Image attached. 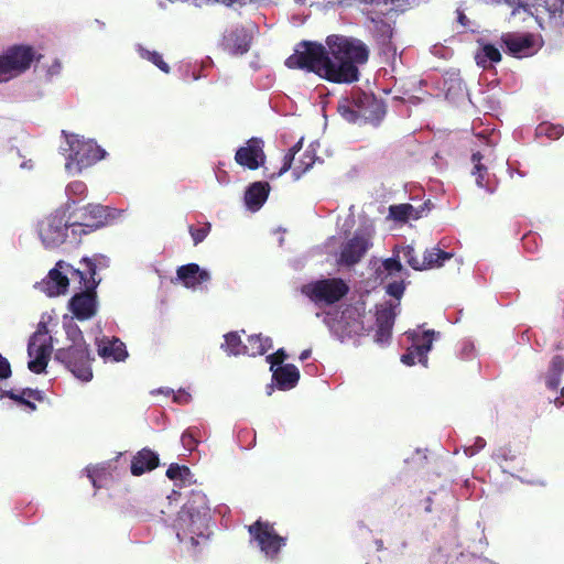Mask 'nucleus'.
<instances>
[{
	"mask_svg": "<svg viewBox=\"0 0 564 564\" xmlns=\"http://www.w3.org/2000/svg\"><path fill=\"white\" fill-rule=\"evenodd\" d=\"M196 7H202L204 4L216 2L223 3L227 7H232L235 4L243 6L246 4V0H191Z\"/></svg>",
	"mask_w": 564,
	"mask_h": 564,
	"instance_id": "603ef678",
	"label": "nucleus"
},
{
	"mask_svg": "<svg viewBox=\"0 0 564 564\" xmlns=\"http://www.w3.org/2000/svg\"><path fill=\"white\" fill-rule=\"evenodd\" d=\"M314 162V155H312L310 152H305L303 158L295 164L292 170L294 181L300 180L301 176L312 167Z\"/></svg>",
	"mask_w": 564,
	"mask_h": 564,
	"instance_id": "a18cd8bd",
	"label": "nucleus"
},
{
	"mask_svg": "<svg viewBox=\"0 0 564 564\" xmlns=\"http://www.w3.org/2000/svg\"><path fill=\"white\" fill-rule=\"evenodd\" d=\"M250 544L270 563H278L286 546L288 538L280 535L274 525L268 521L257 520L248 527Z\"/></svg>",
	"mask_w": 564,
	"mask_h": 564,
	"instance_id": "39448f33",
	"label": "nucleus"
},
{
	"mask_svg": "<svg viewBox=\"0 0 564 564\" xmlns=\"http://www.w3.org/2000/svg\"><path fill=\"white\" fill-rule=\"evenodd\" d=\"M375 227L370 223L360 225L340 248L337 262L344 265H354L365 257L373 246Z\"/></svg>",
	"mask_w": 564,
	"mask_h": 564,
	"instance_id": "6e6552de",
	"label": "nucleus"
},
{
	"mask_svg": "<svg viewBox=\"0 0 564 564\" xmlns=\"http://www.w3.org/2000/svg\"><path fill=\"white\" fill-rule=\"evenodd\" d=\"M501 41L507 52L517 58L532 56L543 46L542 36L531 33H506Z\"/></svg>",
	"mask_w": 564,
	"mask_h": 564,
	"instance_id": "4468645a",
	"label": "nucleus"
},
{
	"mask_svg": "<svg viewBox=\"0 0 564 564\" xmlns=\"http://www.w3.org/2000/svg\"><path fill=\"white\" fill-rule=\"evenodd\" d=\"M272 339L270 337H263L259 335H250L247 341L243 343V355L250 357L262 356L272 349Z\"/></svg>",
	"mask_w": 564,
	"mask_h": 564,
	"instance_id": "c756f323",
	"label": "nucleus"
},
{
	"mask_svg": "<svg viewBox=\"0 0 564 564\" xmlns=\"http://www.w3.org/2000/svg\"><path fill=\"white\" fill-rule=\"evenodd\" d=\"M392 326L377 325L375 335L376 343L386 345L389 343L391 337Z\"/></svg>",
	"mask_w": 564,
	"mask_h": 564,
	"instance_id": "8fccbe9b",
	"label": "nucleus"
},
{
	"mask_svg": "<svg viewBox=\"0 0 564 564\" xmlns=\"http://www.w3.org/2000/svg\"><path fill=\"white\" fill-rule=\"evenodd\" d=\"M491 457L500 466L503 473L510 474L512 476L514 475L511 469H516L521 465V462L509 446L498 447L495 449Z\"/></svg>",
	"mask_w": 564,
	"mask_h": 564,
	"instance_id": "cd10ccee",
	"label": "nucleus"
},
{
	"mask_svg": "<svg viewBox=\"0 0 564 564\" xmlns=\"http://www.w3.org/2000/svg\"><path fill=\"white\" fill-rule=\"evenodd\" d=\"M63 133L65 144L61 147V150L65 155V170L68 174H79L106 156V151L93 139H85L75 133Z\"/></svg>",
	"mask_w": 564,
	"mask_h": 564,
	"instance_id": "20e7f679",
	"label": "nucleus"
},
{
	"mask_svg": "<svg viewBox=\"0 0 564 564\" xmlns=\"http://www.w3.org/2000/svg\"><path fill=\"white\" fill-rule=\"evenodd\" d=\"M209 521L207 497L200 491H195L178 511L172 528L180 543L192 551L208 540Z\"/></svg>",
	"mask_w": 564,
	"mask_h": 564,
	"instance_id": "f03ea898",
	"label": "nucleus"
},
{
	"mask_svg": "<svg viewBox=\"0 0 564 564\" xmlns=\"http://www.w3.org/2000/svg\"><path fill=\"white\" fill-rule=\"evenodd\" d=\"M80 269L85 271L84 288L96 290L101 279L97 278V270L105 269L109 265V258L102 254H96L93 258H83L80 260Z\"/></svg>",
	"mask_w": 564,
	"mask_h": 564,
	"instance_id": "b1692460",
	"label": "nucleus"
},
{
	"mask_svg": "<svg viewBox=\"0 0 564 564\" xmlns=\"http://www.w3.org/2000/svg\"><path fill=\"white\" fill-rule=\"evenodd\" d=\"M151 393L152 394H162L164 397H170V395H173L174 390L170 389V388H159V389L152 390Z\"/></svg>",
	"mask_w": 564,
	"mask_h": 564,
	"instance_id": "e2e57ef3",
	"label": "nucleus"
},
{
	"mask_svg": "<svg viewBox=\"0 0 564 564\" xmlns=\"http://www.w3.org/2000/svg\"><path fill=\"white\" fill-rule=\"evenodd\" d=\"M158 465V454L148 448H143L133 457L131 462V473L134 476H140L147 471L154 469Z\"/></svg>",
	"mask_w": 564,
	"mask_h": 564,
	"instance_id": "a878e982",
	"label": "nucleus"
},
{
	"mask_svg": "<svg viewBox=\"0 0 564 564\" xmlns=\"http://www.w3.org/2000/svg\"><path fill=\"white\" fill-rule=\"evenodd\" d=\"M475 345L471 340H464L460 345V356L465 359H469L474 356Z\"/></svg>",
	"mask_w": 564,
	"mask_h": 564,
	"instance_id": "5fc2aeb1",
	"label": "nucleus"
},
{
	"mask_svg": "<svg viewBox=\"0 0 564 564\" xmlns=\"http://www.w3.org/2000/svg\"><path fill=\"white\" fill-rule=\"evenodd\" d=\"M224 344L221 348L231 356L243 355V344L241 337L237 332H230L224 336Z\"/></svg>",
	"mask_w": 564,
	"mask_h": 564,
	"instance_id": "58836bf2",
	"label": "nucleus"
},
{
	"mask_svg": "<svg viewBox=\"0 0 564 564\" xmlns=\"http://www.w3.org/2000/svg\"><path fill=\"white\" fill-rule=\"evenodd\" d=\"M443 89L446 98L452 101H456L465 95L463 80L456 74H451L448 78H445Z\"/></svg>",
	"mask_w": 564,
	"mask_h": 564,
	"instance_id": "f704fd0d",
	"label": "nucleus"
},
{
	"mask_svg": "<svg viewBox=\"0 0 564 564\" xmlns=\"http://www.w3.org/2000/svg\"><path fill=\"white\" fill-rule=\"evenodd\" d=\"M377 275L382 281L391 280L386 286V292L400 301L405 290L404 281L409 276L400 260L395 257L383 260L377 269Z\"/></svg>",
	"mask_w": 564,
	"mask_h": 564,
	"instance_id": "ddd939ff",
	"label": "nucleus"
},
{
	"mask_svg": "<svg viewBox=\"0 0 564 564\" xmlns=\"http://www.w3.org/2000/svg\"><path fill=\"white\" fill-rule=\"evenodd\" d=\"M85 212L89 216L90 221L85 224L80 223V225L87 234L108 224L110 213L107 207L89 204L85 207Z\"/></svg>",
	"mask_w": 564,
	"mask_h": 564,
	"instance_id": "bb28decb",
	"label": "nucleus"
},
{
	"mask_svg": "<svg viewBox=\"0 0 564 564\" xmlns=\"http://www.w3.org/2000/svg\"><path fill=\"white\" fill-rule=\"evenodd\" d=\"M85 470L87 473L88 478L91 480L93 486L96 487L97 485H96L95 474L97 471V467L96 466H88V467H86Z\"/></svg>",
	"mask_w": 564,
	"mask_h": 564,
	"instance_id": "680f3d73",
	"label": "nucleus"
},
{
	"mask_svg": "<svg viewBox=\"0 0 564 564\" xmlns=\"http://www.w3.org/2000/svg\"><path fill=\"white\" fill-rule=\"evenodd\" d=\"M42 54L30 45H12L0 54V82H8L30 69Z\"/></svg>",
	"mask_w": 564,
	"mask_h": 564,
	"instance_id": "0eeeda50",
	"label": "nucleus"
},
{
	"mask_svg": "<svg viewBox=\"0 0 564 564\" xmlns=\"http://www.w3.org/2000/svg\"><path fill=\"white\" fill-rule=\"evenodd\" d=\"M64 329L67 339L72 343L69 346L87 345L84 339L83 332L80 330L76 323H74L73 321L64 323Z\"/></svg>",
	"mask_w": 564,
	"mask_h": 564,
	"instance_id": "ea45409f",
	"label": "nucleus"
},
{
	"mask_svg": "<svg viewBox=\"0 0 564 564\" xmlns=\"http://www.w3.org/2000/svg\"><path fill=\"white\" fill-rule=\"evenodd\" d=\"M166 476L174 481H180L182 485H191L195 481L194 475L187 466L171 464L166 470Z\"/></svg>",
	"mask_w": 564,
	"mask_h": 564,
	"instance_id": "c9c22d12",
	"label": "nucleus"
},
{
	"mask_svg": "<svg viewBox=\"0 0 564 564\" xmlns=\"http://www.w3.org/2000/svg\"><path fill=\"white\" fill-rule=\"evenodd\" d=\"M39 238L45 249H56L68 239L77 241L82 235L87 234L78 221H70L67 210L56 209L39 223Z\"/></svg>",
	"mask_w": 564,
	"mask_h": 564,
	"instance_id": "7ed1b4c3",
	"label": "nucleus"
},
{
	"mask_svg": "<svg viewBox=\"0 0 564 564\" xmlns=\"http://www.w3.org/2000/svg\"><path fill=\"white\" fill-rule=\"evenodd\" d=\"M303 145V138H301L294 145L290 148L288 153H285L283 158V164L280 169V171L275 174V176H282L284 173H286L289 170H291L295 154L302 149Z\"/></svg>",
	"mask_w": 564,
	"mask_h": 564,
	"instance_id": "c03bdc74",
	"label": "nucleus"
},
{
	"mask_svg": "<svg viewBox=\"0 0 564 564\" xmlns=\"http://www.w3.org/2000/svg\"><path fill=\"white\" fill-rule=\"evenodd\" d=\"M87 192V186L82 181H74L70 182L66 186V195L68 197V200H70L73 204H75L77 200H80L85 197Z\"/></svg>",
	"mask_w": 564,
	"mask_h": 564,
	"instance_id": "37998d69",
	"label": "nucleus"
},
{
	"mask_svg": "<svg viewBox=\"0 0 564 564\" xmlns=\"http://www.w3.org/2000/svg\"><path fill=\"white\" fill-rule=\"evenodd\" d=\"M411 343L406 352L401 356V361L406 366H414L416 364L427 367L429 352L432 349L433 341L438 338L440 333L434 330H423L421 327L410 329L404 334Z\"/></svg>",
	"mask_w": 564,
	"mask_h": 564,
	"instance_id": "9b49d317",
	"label": "nucleus"
},
{
	"mask_svg": "<svg viewBox=\"0 0 564 564\" xmlns=\"http://www.w3.org/2000/svg\"><path fill=\"white\" fill-rule=\"evenodd\" d=\"M62 70V64L58 59H54L51 65L46 68V78L51 80L53 77L59 75Z\"/></svg>",
	"mask_w": 564,
	"mask_h": 564,
	"instance_id": "4d7b16f0",
	"label": "nucleus"
},
{
	"mask_svg": "<svg viewBox=\"0 0 564 564\" xmlns=\"http://www.w3.org/2000/svg\"><path fill=\"white\" fill-rule=\"evenodd\" d=\"M11 376V366L7 358L0 354V379H8Z\"/></svg>",
	"mask_w": 564,
	"mask_h": 564,
	"instance_id": "13d9d810",
	"label": "nucleus"
},
{
	"mask_svg": "<svg viewBox=\"0 0 564 564\" xmlns=\"http://www.w3.org/2000/svg\"><path fill=\"white\" fill-rule=\"evenodd\" d=\"M270 356H275L273 360L275 362V367L280 365H285L284 360L286 359L288 355L283 348L278 349L276 352L271 354Z\"/></svg>",
	"mask_w": 564,
	"mask_h": 564,
	"instance_id": "052dcab7",
	"label": "nucleus"
},
{
	"mask_svg": "<svg viewBox=\"0 0 564 564\" xmlns=\"http://www.w3.org/2000/svg\"><path fill=\"white\" fill-rule=\"evenodd\" d=\"M388 0H384L387 2ZM397 10H406L408 8L417 6L421 0H390Z\"/></svg>",
	"mask_w": 564,
	"mask_h": 564,
	"instance_id": "6e6d98bb",
	"label": "nucleus"
},
{
	"mask_svg": "<svg viewBox=\"0 0 564 564\" xmlns=\"http://www.w3.org/2000/svg\"><path fill=\"white\" fill-rule=\"evenodd\" d=\"M536 135H545L551 140H557L564 133L562 124L543 122L536 127Z\"/></svg>",
	"mask_w": 564,
	"mask_h": 564,
	"instance_id": "a19ab883",
	"label": "nucleus"
},
{
	"mask_svg": "<svg viewBox=\"0 0 564 564\" xmlns=\"http://www.w3.org/2000/svg\"><path fill=\"white\" fill-rule=\"evenodd\" d=\"M311 356V350L310 349H305L301 352L300 355V360H305L307 359L308 357Z\"/></svg>",
	"mask_w": 564,
	"mask_h": 564,
	"instance_id": "69168bd1",
	"label": "nucleus"
},
{
	"mask_svg": "<svg viewBox=\"0 0 564 564\" xmlns=\"http://www.w3.org/2000/svg\"><path fill=\"white\" fill-rule=\"evenodd\" d=\"M338 112L348 122H356L360 117L358 109L352 102V99H343L338 104Z\"/></svg>",
	"mask_w": 564,
	"mask_h": 564,
	"instance_id": "79ce46f5",
	"label": "nucleus"
},
{
	"mask_svg": "<svg viewBox=\"0 0 564 564\" xmlns=\"http://www.w3.org/2000/svg\"><path fill=\"white\" fill-rule=\"evenodd\" d=\"M453 254L441 250L437 247L426 249L423 256L422 270L442 267L446 261L452 259Z\"/></svg>",
	"mask_w": 564,
	"mask_h": 564,
	"instance_id": "473e14b6",
	"label": "nucleus"
},
{
	"mask_svg": "<svg viewBox=\"0 0 564 564\" xmlns=\"http://www.w3.org/2000/svg\"><path fill=\"white\" fill-rule=\"evenodd\" d=\"M53 350L52 337L45 326L40 327L30 338L28 355L30 360L28 368L34 373L43 372Z\"/></svg>",
	"mask_w": 564,
	"mask_h": 564,
	"instance_id": "f8f14e48",
	"label": "nucleus"
},
{
	"mask_svg": "<svg viewBox=\"0 0 564 564\" xmlns=\"http://www.w3.org/2000/svg\"><path fill=\"white\" fill-rule=\"evenodd\" d=\"M210 224L206 223L203 227L196 228L194 226H189L188 231L193 239L194 246L203 242L210 231Z\"/></svg>",
	"mask_w": 564,
	"mask_h": 564,
	"instance_id": "de8ad7c7",
	"label": "nucleus"
},
{
	"mask_svg": "<svg viewBox=\"0 0 564 564\" xmlns=\"http://www.w3.org/2000/svg\"><path fill=\"white\" fill-rule=\"evenodd\" d=\"M550 4L546 2V11L549 12L550 19L560 18L564 24V0H552Z\"/></svg>",
	"mask_w": 564,
	"mask_h": 564,
	"instance_id": "09e8293b",
	"label": "nucleus"
},
{
	"mask_svg": "<svg viewBox=\"0 0 564 564\" xmlns=\"http://www.w3.org/2000/svg\"><path fill=\"white\" fill-rule=\"evenodd\" d=\"M135 51L141 58L149 61L150 63L155 65L159 69H161L163 73H165V74L170 73L169 64L164 62L162 55L159 52L150 51L141 44L135 45Z\"/></svg>",
	"mask_w": 564,
	"mask_h": 564,
	"instance_id": "e433bc0d",
	"label": "nucleus"
},
{
	"mask_svg": "<svg viewBox=\"0 0 564 564\" xmlns=\"http://www.w3.org/2000/svg\"><path fill=\"white\" fill-rule=\"evenodd\" d=\"M495 159L494 150L490 147L471 155L473 169L470 173L475 177L476 185L490 194L496 191V176L489 171Z\"/></svg>",
	"mask_w": 564,
	"mask_h": 564,
	"instance_id": "2eb2a0df",
	"label": "nucleus"
},
{
	"mask_svg": "<svg viewBox=\"0 0 564 564\" xmlns=\"http://www.w3.org/2000/svg\"><path fill=\"white\" fill-rule=\"evenodd\" d=\"M553 403L556 408H564V387L561 389L560 395L553 400Z\"/></svg>",
	"mask_w": 564,
	"mask_h": 564,
	"instance_id": "0e129e2a",
	"label": "nucleus"
},
{
	"mask_svg": "<svg viewBox=\"0 0 564 564\" xmlns=\"http://www.w3.org/2000/svg\"><path fill=\"white\" fill-rule=\"evenodd\" d=\"M55 360L63 364L78 380L89 382L93 379V357L88 345L61 348L55 352Z\"/></svg>",
	"mask_w": 564,
	"mask_h": 564,
	"instance_id": "9d476101",
	"label": "nucleus"
},
{
	"mask_svg": "<svg viewBox=\"0 0 564 564\" xmlns=\"http://www.w3.org/2000/svg\"><path fill=\"white\" fill-rule=\"evenodd\" d=\"M423 207L416 208L411 204L392 205L389 208V216L397 221L416 220L422 217Z\"/></svg>",
	"mask_w": 564,
	"mask_h": 564,
	"instance_id": "7c9ffc66",
	"label": "nucleus"
},
{
	"mask_svg": "<svg viewBox=\"0 0 564 564\" xmlns=\"http://www.w3.org/2000/svg\"><path fill=\"white\" fill-rule=\"evenodd\" d=\"M348 291V285L338 278L316 280L301 288L302 294L319 307L338 302Z\"/></svg>",
	"mask_w": 564,
	"mask_h": 564,
	"instance_id": "1a4fd4ad",
	"label": "nucleus"
},
{
	"mask_svg": "<svg viewBox=\"0 0 564 564\" xmlns=\"http://www.w3.org/2000/svg\"><path fill=\"white\" fill-rule=\"evenodd\" d=\"M485 446H486L485 438L478 436L475 438L473 445L464 447V454L468 457H473L474 455L479 453L482 448H485Z\"/></svg>",
	"mask_w": 564,
	"mask_h": 564,
	"instance_id": "3c124183",
	"label": "nucleus"
},
{
	"mask_svg": "<svg viewBox=\"0 0 564 564\" xmlns=\"http://www.w3.org/2000/svg\"><path fill=\"white\" fill-rule=\"evenodd\" d=\"M351 311L343 312L340 319L337 322L332 321L328 315L325 317V323L340 341L358 335L362 329V326L358 319L354 318L351 322L347 321L351 318Z\"/></svg>",
	"mask_w": 564,
	"mask_h": 564,
	"instance_id": "4be33fe9",
	"label": "nucleus"
},
{
	"mask_svg": "<svg viewBox=\"0 0 564 564\" xmlns=\"http://www.w3.org/2000/svg\"><path fill=\"white\" fill-rule=\"evenodd\" d=\"M400 253L402 254V259L414 270H422L423 261L420 260L416 254L415 250L411 246H405L400 250Z\"/></svg>",
	"mask_w": 564,
	"mask_h": 564,
	"instance_id": "49530a36",
	"label": "nucleus"
},
{
	"mask_svg": "<svg viewBox=\"0 0 564 564\" xmlns=\"http://www.w3.org/2000/svg\"><path fill=\"white\" fill-rule=\"evenodd\" d=\"M85 271L74 268L64 260L55 263L47 275L36 284V288L50 297L59 296L67 292L70 283H76L78 289L84 288Z\"/></svg>",
	"mask_w": 564,
	"mask_h": 564,
	"instance_id": "423d86ee",
	"label": "nucleus"
},
{
	"mask_svg": "<svg viewBox=\"0 0 564 564\" xmlns=\"http://www.w3.org/2000/svg\"><path fill=\"white\" fill-rule=\"evenodd\" d=\"M521 481L527 482V484L544 485L543 481L524 480V479H521Z\"/></svg>",
	"mask_w": 564,
	"mask_h": 564,
	"instance_id": "338daca9",
	"label": "nucleus"
},
{
	"mask_svg": "<svg viewBox=\"0 0 564 564\" xmlns=\"http://www.w3.org/2000/svg\"><path fill=\"white\" fill-rule=\"evenodd\" d=\"M76 293L68 302V308L78 321H87L97 313L98 303L95 290L85 289Z\"/></svg>",
	"mask_w": 564,
	"mask_h": 564,
	"instance_id": "aec40b11",
	"label": "nucleus"
},
{
	"mask_svg": "<svg viewBox=\"0 0 564 564\" xmlns=\"http://www.w3.org/2000/svg\"><path fill=\"white\" fill-rule=\"evenodd\" d=\"M251 33L243 26H236L224 36L226 50L234 55H242L250 48Z\"/></svg>",
	"mask_w": 564,
	"mask_h": 564,
	"instance_id": "5701e85b",
	"label": "nucleus"
},
{
	"mask_svg": "<svg viewBox=\"0 0 564 564\" xmlns=\"http://www.w3.org/2000/svg\"><path fill=\"white\" fill-rule=\"evenodd\" d=\"M275 356H267L272 372V384L267 387V394L271 395L274 388L288 391L296 387L300 380V370L292 364L275 367Z\"/></svg>",
	"mask_w": 564,
	"mask_h": 564,
	"instance_id": "dca6fc26",
	"label": "nucleus"
},
{
	"mask_svg": "<svg viewBox=\"0 0 564 564\" xmlns=\"http://www.w3.org/2000/svg\"><path fill=\"white\" fill-rule=\"evenodd\" d=\"M399 304L384 303L377 310V325L392 326L397 316Z\"/></svg>",
	"mask_w": 564,
	"mask_h": 564,
	"instance_id": "4c0bfd02",
	"label": "nucleus"
},
{
	"mask_svg": "<svg viewBox=\"0 0 564 564\" xmlns=\"http://www.w3.org/2000/svg\"><path fill=\"white\" fill-rule=\"evenodd\" d=\"M181 443L186 451H193L196 446V440L192 432L185 431L181 436Z\"/></svg>",
	"mask_w": 564,
	"mask_h": 564,
	"instance_id": "864d4df0",
	"label": "nucleus"
},
{
	"mask_svg": "<svg viewBox=\"0 0 564 564\" xmlns=\"http://www.w3.org/2000/svg\"><path fill=\"white\" fill-rule=\"evenodd\" d=\"M212 274L207 269L200 268L197 263H187L176 270V281L192 291H203L210 282Z\"/></svg>",
	"mask_w": 564,
	"mask_h": 564,
	"instance_id": "a211bd4d",
	"label": "nucleus"
},
{
	"mask_svg": "<svg viewBox=\"0 0 564 564\" xmlns=\"http://www.w3.org/2000/svg\"><path fill=\"white\" fill-rule=\"evenodd\" d=\"M475 61L478 66L488 68L501 61L500 50L494 44L479 42V48L475 53Z\"/></svg>",
	"mask_w": 564,
	"mask_h": 564,
	"instance_id": "c85d7f7f",
	"label": "nucleus"
},
{
	"mask_svg": "<svg viewBox=\"0 0 564 564\" xmlns=\"http://www.w3.org/2000/svg\"><path fill=\"white\" fill-rule=\"evenodd\" d=\"M270 185L267 182L252 183L245 193V203L249 210L257 212L268 199Z\"/></svg>",
	"mask_w": 564,
	"mask_h": 564,
	"instance_id": "393cba45",
	"label": "nucleus"
},
{
	"mask_svg": "<svg viewBox=\"0 0 564 564\" xmlns=\"http://www.w3.org/2000/svg\"><path fill=\"white\" fill-rule=\"evenodd\" d=\"M352 102L360 117L372 124H378L386 115L383 102L373 95L356 91L352 94Z\"/></svg>",
	"mask_w": 564,
	"mask_h": 564,
	"instance_id": "6ab92c4d",
	"label": "nucleus"
},
{
	"mask_svg": "<svg viewBox=\"0 0 564 564\" xmlns=\"http://www.w3.org/2000/svg\"><path fill=\"white\" fill-rule=\"evenodd\" d=\"M326 47L317 42L303 41L285 61L289 68L305 69L333 83L350 84L359 78L358 65L368 61L367 46L359 40L329 35Z\"/></svg>",
	"mask_w": 564,
	"mask_h": 564,
	"instance_id": "f257e3e1",
	"label": "nucleus"
},
{
	"mask_svg": "<svg viewBox=\"0 0 564 564\" xmlns=\"http://www.w3.org/2000/svg\"><path fill=\"white\" fill-rule=\"evenodd\" d=\"M263 147L264 142L262 139L256 137L249 139L243 147L236 151V163L249 170L259 169L265 162Z\"/></svg>",
	"mask_w": 564,
	"mask_h": 564,
	"instance_id": "f3484780",
	"label": "nucleus"
},
{
	"mask_svg": "<svg viewBox=\"0 0 564 564\" xmlns=\"http://www.w3.org/2000/svg\"><path fill=\"white\" fill-rule=\"evenodd\" d=\"M466 19H467V18H466L464 14H459V17H458V21H459V23H460V24H463V25H465V24H466V22H465V21H466Z\"/></svg>",
	"mask_w": 564,
	"mask_h": 564,
	"instance_id": "774afa93",
	"label": "nucleus"
},
{
	"mask_svg": "<svg viewBox=\"0 0 564 564\" xmlns=\"http://www.w3.org/2000/svg\"><path fill=\"white\" fill-rule=\"evenodd\" d=\"M564 373V358L554 356L550 362L549 370L545 375V386L550 390H556L561 383V377Z\"/></svg>",
	"mask_w": 564,
	"mask_h": 564,
	"instance_id": "2f4dec72",
	"label": "nucleus"
},
{
	"mask_svg": "<svg viewBox=\"0 0 564 564\" xmlns=\"http://www.w3.org/2000/svg\"><path fill=\"white\" fill-rule=\"evenodd\" d=\"M3 397H9L10 399L17 401L18 403L25 405L31 411H34L36 409V405L26 398L34 400L43 399L41 391L32 389H24L20 394L14 393L13 391H0V398Z\"/></svg>",
	"mask_w": 564,
	"mask_h": 564,
	"instance_id": "72a5a7b5",
	"label": "nucleus"
},
{
	"mask_svg": "<svg viewBox=\"0 0 564 564\" xmlns=\"http://www.w3.org/2000/svg\"><path fill=\"white\" fill-rule=\"evenodd\" d=\"M98 355L106 362L124 361L128 351L123 341L117 337L102 336L96 339Z\"/></svg>",
	"mask_w": 564,
	"mask_h": 564,
	"instance_id": "412c9836",
	"label": "nucleus"
},
{
	"mask_svg": "<svg viewBox=\"0 0 564 564\" xmlns=\"http://www.w3.org/2000/svg\"><path fill=\"white\" fill-rule=\"evenodd\" d=\"M173 400L176 403L186 404L192 400V395L189 394V392L181 389L176 392L174 391Z\"/></svg>",
	"mask_w": 564,
	"mask_h": 564,
	"instance_id": "bf43d9fd",
	"label": "nucleus"
}]
</instances>
